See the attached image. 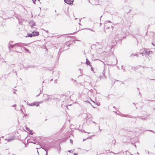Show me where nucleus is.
<instances>
[{
	"label": "nucleus",
	"instance_id": "nucleus-1",
	"mask_svg": "<svg viewBox=\"0 0 155 155\" xmlns=\"http://www.w3.org/2000/svg\"><path fill=\"white\" fill-rule=\"evenodd\" d=\"M15 136L13 134H9L8 135L5 140L8 142L11 141L14 139Z\"/></svg>",
	"mask_w": 155,
	"mask_h": 155
},
{
	"label": "nucleus",
	"instance_id": "nucleus-2",
	"mask_svg": "<svg viewBox=\"0 0 155 155\" xmlns=\"http://www.w3.org/2000/svg\"><path fill=\"white\" fill-rule=\"evenodd\" d=\"M33 34H28V35L25 36L26 38L27 37H35L39 35V32L37 31H34L32 32Z\"/></svg>",
	"mask_w": 155,
	"mask_h": 155
},
{
	"label": "nucleus",
	"instance_id": "nucleus-3",
	"mask_svg": "<svg viewBox=\"0 0 155 155\" xmlns=\"http://www.w3.org/2000/svg\"><path fill=\"white\" fill-rule=\"evenodd\" d=\"M64 2L68 4L71 5L73 4L74 0H64Z\"/></svg>",
	"mask_w": 155,
	"mask_h": 155
},
{
	"label": "nucleus",
	"instance_id": "nucleus-4",
	"mask_svg": "<svg viewBox=\"0 0 155 155\" xmlns=\"http://www.w3.org/2000/svg\"><path fill=\"white\" fill-rule=\"evenodd\" d=\"M86 63L87 65H90L91 63L87 59H86Z\"/></svg>",
	"mask_w": 155,
	"mask_h": 155
},
{
	"label": "nucleus",
	"instance_id": "nucleus-5",
	"mask_svg": "<svg viewBox=\"0 0 155 155\" xmlns=\"http://www.w3.org/2000/svg\"><path fill=\"white\" fill-rule=\"evenodd\" d=\"M28 133H29L31 135H33V132L31 130H29V132H28Z\"/></svg>",
	"mask_w": 155,
	"mask_h": 155
},
{
	"label": "nucleus",
	"instance_id": "nucleus-6",
	"mask_svg": "<svg viewBox=\"0 0 155 155\" xmlns=\"http://www.w3.org/2000/svg\"><path fill=\"white\" fill-rule=\"evenodd\" d=\"M33 105H36L37 106H38L39 105V104L38 103H34L33 104Z\"/></svg>",
	"mask_w": 155,
	"mask_h": 155
},
{
	"label": "nucleus",
	"instance_id": "nucleus-7",
	"mask_svg": "<svg viewBox=\"0 0 155 155\" xmlns=\"http://www.w3.org/2000/svg\"><path fill=\"white\" fill-rule=\"evenodd\" d=\"M26 130H27L28 132H29V130H30V129L29 128H28V127H26Z\"/></svg>",
	"mask_w": 155,
	"mask_h": 155
},
{
	"label": "nucleus",
	"instance_id": "nucleus-8",
	"mask_svg": "<svg viewBox=\"0 0 155 155\" xmlns=\"http://www.w3.org/2000/svg\"><path fill=\"white\" fill-rule=\"evenodd\" d=\"M35 143V144H36V143H38V141H37L36 142V143Z\"/></svg>",
	"mask_w": 155,
	"mask_h": 155
},
{
	"label": "nucleus",
	"instance_id": "nucleus-9",
	"mask_svg": "<svg viewBox=\"0 0 155 155\" xmlns=\"http://www.w3.org/2000/svg\"><path fill=\"white\" fill-rule=\"evenodd\" d=\"M74 155H77L78 153H74Z\"/></svg>",
	"mask_w": 155,
	"mask_h": 155
},
{
	"label": "nucleus",
	"instance_id": "nucleus-10",
	"mask_svg": "<svg viewBox=\"0 0 155 155\" xmlns=\"http://www.w3.org/2000/svg\"><path fill=\"white\" fill-rule=\"evenodd\" d=\"M68 152H71V151L70 150H68Z\"/></svg>",
	"mask_w": 155,
	"mask_h": 155
},
{
	"label": "nucleus",
	"instance_id": "nucleus-11",
	"mask_svg": "<svg viewBox=\"0 0 155 155\" xmlns=\"http://www.w3.org/2000/svg\"><path fill=\"white\" fill-rule=\"evenodd\" d=\"M28 51V49H27V51Z\"/></svg>",
	"mask_w": 155,
	"mask_h": 155
}]
</instances>
